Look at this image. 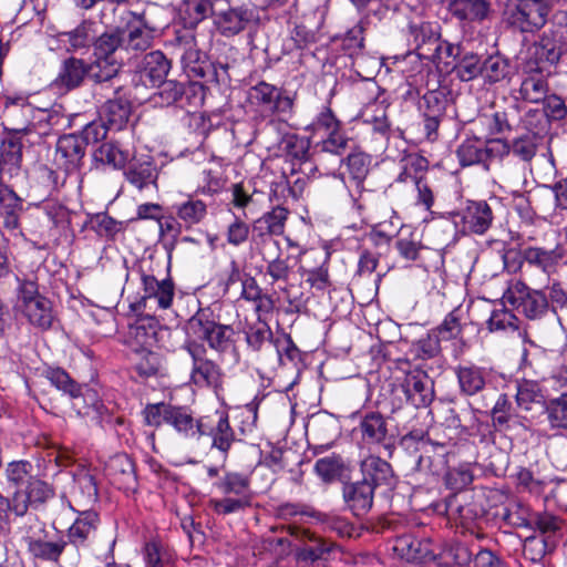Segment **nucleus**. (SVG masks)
<instances>
[{"mask_svg": "<svg viewBox=\"0 0 567 567\" xmlns=\"http://www.w3.org/2000/svg\"><path fill=\"white\" fill-rule=\"evenodd\" d=\"M148 426L159 427L163 424L172 426L185 440L198 441L203 436L204 416L195 417L187 406L168 403L148 404L143 411Z\"/></svg>", "mask_w": 567, "mask_h": 567, "instance_id": "obj_1", "label": "nucleus"}, {"mask_svg": "<svg viewBox=\"0 0 567 567\" xmlns=\"http://www.w3.org/2000/svg\"><path fill=\"white\" fill-rule=\"evenodd\" d=\"M16 310L27 321L42 331L49 330L55 319L52 302L39 292L35 280L18 278Z\"/></svg>", "mask_w": 567, "mask_h": 567, "instance_id": "obj_2", "label": "nucleus"}, {"mask_svg": "<svg viewBox=\"0 0 567 567\" xmlns=\"http://www.w3.org/2000/svg\"><path fill=\"white\" fill-rule=\"evenodd\" d=\"M186 333L194 340L205 341L219 353L226 352L233 344L234 329L221 324L210 308H199L186 322Z\"/></svg>", "mask_w": 567, "mask_h": 567, "instance_id": "obj_3", "label": "nucleus"}, {"mask_svg": "<svg viewBox=\"0 0 567 567\" xmlns=\"http://www.w3.org/2000/svg\"><path fill=\"white\" fill-rule=\"evenodd\" d=\"M567 52V14L555 16L550 25L544 31L539 41L533 47L536 66L527 64L528 71H543V64L554 65Z\"/></svg>", "mask_w": 567, "mask_h": 567, "instance_id": "obj_4", "label": "nucleus"}, {"mask_svg": "<svg viewBox=\"0 0 567 567\" xmlns=\"http://www.w3.org/2000/svg\"><path fill=\"white\" fill-rule=\"evenodd\" d=\"M503 299L518 313L529 320H539L549 310L547 295L540 289L530 288L519 279L508 282Z\"/></svg>", "mask_w": 567, "mask_h": 567, "instance_id": "obj_5", "label": "nucleus"}, {"mask_svg": "<svg viewBox=\"0 0 567 567\" xmlns=\"http://www.w3.org/2000/svg\"><path fill=\"white\" fill-rule=\"evenodd\" d=\"M549 4L539 0H508L505 21L520 32H535L543 28L549 16Z\"/></svg>", "mask_w": 567, "mask_h": 567, "instance_id": "obj_6", "label": "nucleus"}, {"mask_svg": "<svg viewBox=\"0 0 567 567\" xmlns=\"http://www.w3.org/2000/svg\"><path fill=\"white\" fill-rule=\"evenodd\" d=\"M299 543L296 548V559L302 563L329 560L339 550V546L327 538L293 523L284 527Z\"/></svg>", "mask_w": 567, "mask_h": 567, "instance_id": "obj_7", "label": "nucleus"}, {"mask_svg": "<svg viewBox=\"0 0 567 567\" xmlns=\"http://www.w3.org/2000/svg\"><path fill=\"white\" fill-rule=\"evenodd\" d=\"M184 348L192 358L190 381L197 388H217L221 383L220 367L207 357V349L196 340L186 341Z\"/></svg>", "mask_w": 567, "mask_h": 567, "instance_id": "obj_8", "label": "nucleus"}, {"mask_svg": "<svg viewBox=\"0 0 567 567\" xmlns=\"http://www.w3.org/2000/svg\"><path fill=\"white\" fill-rule=\"evenodd\" d=\"M203 436L212 439V449L221 453L224 458L227 457L230 449L237 442L236 433L230 425L229 416L226 411L216 410L215 412L204 415Z\"/></svg>", "mask_w": 567, "mask_h": 567, "instance_id": "obj_9", "label": "nucleus"}, {"mask_svg": "<svg viewBox=\"0 0 567 567\" xmlns=\"http://www.w3.org/2000/svg\"><path fill=\"white\" fill-rule=\"evenodd\" d=\"M28 553L33 559L59 563L63 555H70V544L63 535H30L24 537Z\"/></svg>", "mask_w": 567, "mask_h": 567, "instance_id": "obj_10", "label": "nucleus"}, {"mask_svg": "<svg viewBox=\"0 0 567 567\" xmlns=\"http://www.w3.org/2000/svg\"><path fill=\"white\" fill-rule=\"evenodd\" d=\"M86 147L78 134H65L59 137L55 145L54 164L66 174L79 171L83 164Z\"/></svg>", "mask_w": 567, "mask_h": 567, "instance_id": "obj_11", "label": "nucleus"}, {"mask_svg": "<svg viewBox=\"0 0 567 567\" xmlns=\"http://www.w3.org/2000/svg\"><path fill=\"white\" fill-rule=\"evenodd\" d=\"M142 286L141 302L144 308L150 310L171 308L175 296V286L172 279L158 280L153 275H143Z\"/></svg>", "mask_w": 567, "mask_h": 567, "instance_id": "obj_12", "label": "nucleus"}, {"mask_svg": "<svg viewBox=\"0 0 567 567\" xmlns=\"http://www.w3.org/2000/svg\"><path fill=\"white\" fill-rule=\"evenodd\" d=\"M259 251L262 260L267 262L266 275L271 278V282H288L292 266L289 257H281L279 241L265 236L260 240Z\"/></svg>", "mask_w": 567, "mask_h": 567, "instance_id": "obj_13", "label": "nucleus"}, {"mask_svg": "<svg viewBox=\"0 0 567 567\" xmlns=\"http://www.w3.org/2000/svg\"><path fill=\"white\" fill-rule=\"evenodd\" d=\"M97 525L99 515L93 511H84L69 527L65 543L70 544V557L72 560H79L80 547L86 545L87 540L95 534Z\"/></svg>", "mask_w": 567, "mask_h": 567, "instance_id": "obj_14", "label": "nucleus"}, {"mask_svg": "<svg viewBox=\"0 0 567 567\" xmlns=\"http://www.w3.org/2000/svg\"><path fill=\"white\" fill-rule=\"evenodd\" d=\"M53 496L52 487L39 478H31L25 489H17L13 493V513L23 516L30 504H42Z\"/></svg>", "mask_w": 567, "mask_h": 567, "instance_id": "obj_15", "label": "nucleus"}, {"mask_svg": "<svg viewBox=\"0 0 567 567\" xmlns=\"http://www.w3.org/2000/svg\"><path fill=\"white\" fill-rule=\"evenodd\" d=\"M342 496L347 507L353 515L362 517L372 508L374 488L372 483L367 481L352 482L343 486Z\"/></svg>", "mask_w": 567, "mask_h": 567, "instance_id": "obj_16", "label": "nucleus"}, {"mask_svg": "<svg viewBox=\"0 0 567 567\" xmlns=\"http://www.w3.org/2000/svg\"><path fill=\"white\" fill-rule=\"evenodd\" d=\"M463 229L476 235H484L492 226L494 214L484 200L468 202L461 214Z\"/></svg>", "mask_w": 567, "mask_h": 567, "instance_id": "obj_17", "label": "nucleus"}, {"mask_svg": "<svg viewBox=\"0 0 567 567\" xmlns=\"http://www.w3.org/2000/svg\"><path fill=\"white\" fill-rule=\"evenodd\" d=\"M87 74L89 65L83 60L68 58L62 62L52 86L61 92L71 91L79 87Z\"/></svg>", "mask_w": 567, "mask_h": 567, "instance_id": "obj_18", "label": "nucleus"}, {"mask_svg": "<svg viewBox=\"0 0 567 567\" xmlns=\"http://www.w3.org/2000/svg\"><path fill=\"white\" fill-rule=\"evenodd\" d=\"M360 432L361 440L367 445H382L384 449L392 447L386 421L380 413H368L360 422Z\"/></svg>", "mask_w": 567, "mask_h": 567, "instance_id": "obj_19", "label": "nucleus"}, {"mask_svg": "<svg viewBox=\"0 0 567 567\" xmlns=\"http://www.w3.org/2000/svg\"><path fill=\"white\" fill-rule=\"evenodd\" d=\"M4 115L10 123L9 130L17 133H27L29 130V115L32 107L23 94L7 95L4 97Z\"/></svg>", "mask_w": 567, "mask_h": 567, "instance_id": "obj_20", "label": "nucleus"}, {"mask_svg": "<svg viewBox=\"0 0 567 567\" xmlns=\"http://www.w3.org/2000/svg\"><path fill=\"white\" fill-rule=\"evenodd\" d=\"M136 23L128 22L127 33L124 32V51H146L153 41L155 28L151 27L144 14H134Z\"/></svg>", "mask_w": 567, "mask_h": 567, "instance_id": "obj_21", "label": "nucleus"}, {"mask_svg": "<svg viewBox=\"0 0 567 567\" xmlns=\"http://www.w3.org/2000/svg\"><path fill=\"white\" fill-rule=\"evenodd\" d=\"M171 63L161 51H152L144 55L138 74L145 85L156 86L167 76Z\"/></svg>", "mask_w": 567, "mask_h": 567, "instance_id": "obj_22", "label": "nucleus"}, {"mask_svg": "<svg viewBox=\"0 0 567 567\" xmlns=\"http://www.w3.org/2000/svg\"><path fill=\"white\" fill-rule=\"evenodd\" d=\"M322 141L315 145L313 155L317 165L313 169L318 171L322 164L326 155H331L333 159V168L340 166L343 159L340 157L341 153L347 148L349 140L341 133L340 127L334 132L324 135Z\"/></svg>", "mask_w": 567, "mask_h": 567, "instance_id": "obj_23", "label": "nucleus"}, {"mask_svg": "<svg viewBox=\"0 0 567 567\" xmlns=\"http://www.w3.org/2000/svg\"><path fill=\"white\" fill-rule=\"evenodd\" d=\"M254 18V11L247 7L231 8L217 16L216 24L223 35L231 37L244 31Z\"/></svg>", "mask_w": 567, "mask_h": 567, "instance_id": "obj_24", "label": "nucleus"}, {"mask_svg": "<svg viewBox=\"0 0 567 567\" xmlns=\"http://www.w3.org/2000/svg\"><path fill=\"white\" fill-rule=\"evenodd\" d=\"M362 480L372 483L375 489L378 486H392L394 474L391 465L379 456L370 455L361 462Z\"/></svg>", "mask_w": 567, "mask_h": 567, "instance_id": "obj_25", "label": "nucleus"}, {"mask_svg": "<svg viewBox=\"0 0 567 567\" xmlns=\"http://www.w3.org/2000/svg\"><path fill=\"white\" fill-rule=\"evenodd\" d=\"M410 35L413 39L415 49L420 56H430L429 48L435 47L440 39L439 24L429 21H411L409 24Z\"/></svg>", "mask_w": 567, "mask_h": 567, "instance_id": "obj_26", "label": "nucleus"}, {"mask_svg": "<svg viewBox=\"0 0 567 567\" xmlns=\"http://www.w3.org/2000/svg\"><path fill=\"white\" fill-rule=\"evenodd\" d=\"M404 389L408 400L416 408L429 405L434 396L432 381L423 373L410 374Z\"/></svg>", "mask_w": 567, "mask_h": 567, "instance_id": "obj_27", "label": "nucleus"}, {"mask_svg": "<svg viewBox=\"0 0 567 567\" xmlns=\"http://www.w3.org/2000/svg\"><path fill=\"white\" fill-rule=\"evenodd\" d=\"M444 424L454 430L470 432L477 424L476 412L468 402L454 403L444 410Z\"/></svg>", "mask_w": 567, "mask_h": 567, "instance_id": "obj_28", "label": "nucleus"}, {"mask_svg": "<svg viewBox=\"0 0 567 567\" xmlns=\"http://www.w3.org/2000/svg\"><path fill=\"white\" fill-rule=\"evenodd\" d=\"M515 399L517 406L525 412L544 410L547 403L540 385L532 380L516 381Z\"/></svg>", "mask_w": 567, "mask_h": 567, "instance_id": "obj_29", "label": "nucleus"}, {"mask_svg": "<svg viewBox=\"0 0 567 567\" xmlns=\"http://www.w3.org/2000/svg\"><path fill=\"white\" fill-rule=\"evenodd\" d=\"M522 258L525 264L540 269L548 276L563 259V250L558 247L554 249L526 247L522 250Z\"/></svg>", "mask_w": 567, "mask_h": 567, "instance_id": "obj_30", "label": "nucleus"}, {"mask_svg": "<svg viewBox=\"0 0 567 567\" xmlns=\"http://www.w3.org/2000/svg\"><path fill=\"white\" fill-rule=\"evenodd\" d=\"M124 175L131 185L142 190L150 185H155L157 179V169L154 163L150 159H134L128 164Z\"/></svg>", "mask_w": 567, "mask_h": 567, "instance_id": "obj_31", "label": "nucleus"}, {"mask_svg": "<svg viewBox=\"0 0 567 567\" xmlns=\"http://www.w3.org/2000/svg\"><path fill=\"white\" fill-rule=\"evenodd\" d=\"M536 207L542 213L567 210V186L561 182L553 186H544L537 195Z\"/></svg>", "mask_w": 567, "mask_h": 567, "instance_id": "obj_32", "label": "nucleus"}, {"mask_svg": "<svg viewBox=\"0 0 567 567\" xmlns=\"http://www.w3.org/2000/svg\"><path fill=\"white\" fill-rule=\"evenodd\" d=\"M213 12V0H184L178 17L186 28H195Z\"/></svg>", "mask_w": 567, "mask_h": 567, "instance_id": "obj_33", "label": "nucleus"}, {"mask_svg": "<svg viewBox=\"0 0 567 567\" xmlns=\"http://www.w3.org/2000/svg\"><path fill=\"white\" fill-rule=\"evenodd\" d=\"M172 208L177 219L186 229L202 223L207 215L206 204L193 197H189L183 203L174 204Z\"/></svg>", "mask_w": 567, "mask_h": 567, "instance_id": "obj_34", "label": "nucleus"}, {"mask_svg": "<svg viewBox=\"0 0 567 567\" xmlns=\"http://www.w3.org/2000/svg\"><path fill=\"white\" fill-rule=\"evenodd\" d=\"M21 210V198L8 186L0 185V216L3 217L4 227L16 229Z\"/></svg>", "mask_w": 567, "mask_h": 567, "instance_id": "obj_35", "label": "nucleus"}, {"mask_svg": "<svg viewBox=\"0 0 567 567\" xmlns=\"http://www.w3.org/2000/svg\"><path fill=\"white\" fill-rule=\"evenodd\" d=\"M131 115V104L128 100L118 96L109 100L103 106V117L109 128L122 130Z\"/></svg>", "mask_w": 567, "mask_h": 567, "instance_id": "obj_36", "label": "nucleus"}, {"mask_svg": "<svg viewBox=\"0 0 567 567\" xmlns=\"http://www.w3.org/2000/svg\"><path fill=\"white\" fill-rule=\"evenodd\" d=\"M429 163L420 155L411 154L401 161V172L396 177L399 183L419 184L425 178Z\"/></svg>", "mask_w": 567, "mask_h": 567, "instance_id": "obj_37", "label": "nucleus"}, {"mask_svg": "<svg viewBox=\"0 0 567 567\" xmlns=\"http://www.w3.org/2000/svg\"><path fill=\"white\" fill-rule=\"evenodd\" d=\"M93 45L95 56L117 58V51H124V30L106 31L95 39Z\"/></svg>", "mask_w": 567, "mask_h": 567, "instance_id": "obj_38", "label": "nucleus"}, {"mask_svg": "<svg viewBox=\"0 0 567 567\" xmlns=\"http://www.w3.org/2000/svg\"><path fill=\"white\" fill-rule=\"evenodd\" d=\"M488 8L486 0H452L450 3L451 13L460 20H483Z\"/></svg>", "mask_w": 567, "mask_h": 567, "instance_id": "obj_39", "label": "nucleus"}, {"mask_svg": "<svg viewBox=\"0 0 567 567\" xmlns=\"http://www.w3.org/2000/svg\"><path fill=\"white\" fill-rule=\"evenodd\" d=\"M158 87L157 95L162 105H172L176 103L184 94L190 92L193 95L200 94L203 96L204 87L202 85L192 84L186 90L184 84L174 80H163L156 85Z\"/></svg>", "mask_w": 567, "mask_h": 567, "instance_id": "obj_40", "label": "nucleus"}, {"mask_svg": "<svg viewBox=\"0 0 567 567\" xmlns=\"http://www.w3.org/2000/svg\"><path fill=\"white\" fill-rule=\"evenodd\" d=\"M456 375L461 391L467 395H474L485 386V372L475 365L458 367Z\"/></svg>", "mask_w": 567, "mask_h": 567, "instance_id": "obj_41", "label": "nucleus"}, {"mask_svg": "<svg viewBox=\"0 0 567 567\" xmlns=\"http://www.w3.org/2000/svg\"><path fill=\"white\" fill-rule=\"evenodd\" d=\"M93 28V22L84 21L72 31L59 33V40L70 44L68 50L76 51L86 48L94 40L95 32Z\"/></svg>", "mask_w": 567, "mask_h": 567, "instance_id": "obj_42", "label": "nucleus"}, {"mask_svg": "<svg viewBox=\"0 0 567 567\" xmlns=\"http://www.w3.org/2000/svg\"><path fill=\"white\" fill-rule=\"evenodd\" d=\"M544 411L551 430H567V393L549 400Z\"/></svg>", "mask_w": 567, "mask_h": 567, "instance_id": "obj_43", "label": "nucleus"}, {"mask_svg": "<svg viewBox=\"0 0 567 567\" xmlns=\"http://www.w3.org/2000/svg\"><path fill=\"white\" fill-rule=\"evenodd\" d=\"M224 494H235L237 497L246 496L248 501L252 499L250 491L249 476L243 473L228 472L218 484Z\"/></svg>", "mask_w": 567, "mask_h": 567, "instance_id": "obj_44", "label": "nucleus"}, {"mask_svg": "<svg viewBox=\"0 0 567 567\" xmlns=\"http://www.w3.org/2000/svg\"><path fill=\"white\" fill-rule=\"evenodd\" d=\"M481 58L474 52H463L453 66V72L463 82H470L477 76H482Z\"/></svg>", "mask_w": 567, "mask_h": 567, "instance_id": "obj_45", "label": "nucleus"}, {"mask_svg": "<svg viewBox=\"0 0 567 567\" xmlns=\"http://www.w3.org/2000/svg\"><path fill=\"white\" fill-rule=\"evenodd\" d=\"M287 217L288 210L281 206H277L256 221L255 229L265 230L267 233V235L262 234L261 238L265 236L272 237V235H281Z\"/></svg>", "mask_w": 567, "mask_h": 567, "instance_id": "obj_46", "label": "nucleus"}, {"mask_svg": "<svg viewBox=\"0 0 567 567\" xmlns=\"http://www.w3.org/2000/svg\"><path fill=\"white\" fill-rule=\"evenodd\" d=\"M462 166H471L483 163L489 157V150L477 140L464 141L456 151Z\"/></svg>", "mask_w": 567, "mask_h": 567, "instance_id": "obj_47", "label": "nucleus"}, {"mask_svg": "<svg viewBox=\"0 0 567 567\" xmlns=\"http://www.w3.org/2000/svg\"><path fill=\"white\" fill-rule=\"evenodd\" d=\"M121 68L122 58L95 56V61L89 65V74L96 82H105L115 78Z\"/></svg>", "mask_w": 567, "mask_h": 567, "instance_id": "obj_48", "label": "nucleus"}, {"mask_svg": "<svg viewBox=\"0 0 567 567\" xmlns=\"http://www.w3.org/2000/svg\"><path fill=\"white\" fill-rule=\"evenodd\" d=\"M45 378L53 386L69 394L72 399L76 400L83 395L82 386L60 368L48 369L45 371Z\"/></svg>", "mask_w": 567, "mask_h": 567, "instance_id": "obj_49", "label": "nucleus"}, {"mask_svg": "<svg viewBox=\"0 0 567 567\" xmlns=\"http://www.w3.org/2000/svg\"><path fill=\"white\" fill-rule=\"evenodd\" d=\"M96 161L114 168H123L130 159L128 151L122 150L117 143H104L94 153Z\"/></svg>", "mask_w": 567, "mask_h": 567, "instance_id": "obj_50", "label": "nucleus"}, {"mask_svg": "<svg viewBox=\"0 0 567 567\" xmlns=\"http://www.w3.org/2000/svg\"><path fill=\"white\" fill-rule=\"evenodd\" d=\"M310 141L295 133L284 134L278 142V150L296 159H305L308 155Z\"/></svg>", "mask_w": 567, "mask_h": 567, "instance_id": "obj_51", "label": "nucleus"}, {"mask_svg": "<svg viewBox=\"0 0 567 567\" xmlns=\"http://www.w3.org/2000/svg\"><path fill=\"white\" fill-rule=\"evenodd\" d=\"M109 471L126 487H131L136 482L134 463L126 454L112 457Z\"/></svg>", "mask_w": 567, "mask_h": 567, "instance_id": "obj_52", "label": "nucleus"}, {"mask_svg": "<svg viewBox=\"0 0 567 567\" xmlns=\"http://www.w3.org/2000/svg\"><path fill=\"white\" fill-rule=\"evenodd\" d=\"M482 76L489 83L504 80L511 71L507 59L499 54L487 56L482 64Z\"/></svg>", "mask_w": 567, "mask_h": 567, "instance_id": "obj_53", "label": "nucleus"}, {"mask_svg": "<svg viewBox=\"0 0 567 567\" xmlns=\"http://www.w3.org/2000/svg\"><path fill=\"white\" fill-rule=\"evenodd\" d=\"M33 466L27 460L11 461L6 465L4 476L9 484L20 489L23 484L33 478Z\"/></svg>", "mask_w": 567, "mask_h": 567, "instance_id": "obj_54", "label": "nucleus"}, {"mask_svg": "<svg viewBox=\"0 0 567 567\" xmlns=\"http://www.w3.org/2000/svg\"><path fill=\"white\" fill-rule=\"evenodd\" d=\"M91 228L101 237L114 239L117 234L126 228V221H120L107 214H96L91 219Z\"/></svg>", "mask_w": 567, "mask_h": 567, "instance_id": "obj_55", "label": "nucleus"}, {"mask_svg": "<svg viewBox=\"0 0 567 567\" xmlns=\"http://www.w3.org/2000/svg\"><path fill=\"white\" fill-rule=\"evenodd\" d=\"M350 178L353 179L358 185L361 184L369 173L371 158L363 152L350 153L346 161H343Z\"/></svg>", "mask_w": 567, "mask_h": 567, "instance_id": "obj_56", "label": "nucleus"}, {"mask_svg": "<svg viewBox=\"0 0 567 567\" xmlns=\"http://www.w3.org/2000/svg\"><path fill=\"white\" fill-rule=\"evenodd\" d=\"M422 243L416 233L401 230L395 241L400 256L406 260H415L422 249Z\"/></svg>", "mask_w": 567, "mask_h": 567, "instance_id": "obj_57", "label": "nucleus"}, {"mask_svg": "<svg viewBox=\"0 0 567 567\" xmlns=\"http://www.w3.org/2000/svg\"><path fill=\"white\" fill-rule=\"evenodd\" d=\"M519 93L523 100L538 103L546 97L547 83L540 76H528L522 82Z\"/></svg>", "mask_w": 567, "mask_h": 567, "instance_id": "obj_58", "label": "nucleus"}, {"mask_svg": "<svg viewBox=\"0 0 567 567\" xmlns=\"http://www.w3.org/2000/svg\"><path fill=\"white\" fill-rule=\"evenodd\" d=\"M276 515L284 520L299 518L300 523H306V518L319 517V513L300 503H284L277 507Z\"/></svg>", "mask_w": 567, "mask_h": 567, "instance_id": "obj_59", "label": "nucleus"}, {"mask_svg": "<svg viewBox=\"0 0 567 567\" xmlns=\"http://www.w3.org/2000/svg\"><path fill=\"white\" fill-rule=\"evenodd\" d=\"M446 97L443 92L434 90L427 91L421 99L419 107L423 115L443 117L446 109Z\"/></svg>", "mask_w": 567, "mask_h": 567, "instance_id": "obj_60", "label": "nucleus"}, {"mask_svg": "<svg viewBox=\"0 0 567 567\" xmlns=\"http://www.w3.org/2000/svg\"><path fill=\"white\" fill-rule=\"evenodd\" d=\"M279 89L266 82H259L249 90V99L252 103L271 110L278 99Z\"/></svg>", "mask_w": 567, "mask_h": 567, "instance_id": "obj_61", "label": "nucleus"}, {"mask_svg": "<svg viewBox=\"0 0 567 567\" xmlns=\"http://www.w3.org/2000/svg\"><path fill=\"white\" fill-rule=\"evenodd\" d=\"M315 471L324 482H332L343 472L342 458L336 455L319 458L315 464Z\"/></svg>", "mask_w": 567, "mask_h": 567, "instance_id": "obj_62", "label": "nucleus"}, {"mask_svg": "<svg viewBox=\"0 0 567 567\" xmlns=\"http://www.w3.org/2000/svg\"><path fill=\"white\" fill-rule=\"evenodd\" d=\"M487 326L492 332L506 330L515 331L518 329V319L512 311L502 308L492 312Z\"/></svg>", "mask_w": 567, "mask_h": 567, "instance_id": "obj_63", "label": "nucleus"}, {"mask_svg": "<svg viewBox=\"0 0 567 567\" xmlns=\"http://www.w3.org/2000/svg\"><path fill=\"white\" fill-rule=\"evenodd\" d=\"M340 127V122L336 118L334 114L329 107H323L322 111L316 116L311 124L306 130L311 131L313 135L322 133L326 135L334 132Z\"/></svg>", "mask_w": 567, "mask_h": 567, "instance_id": "obj_64", "label": "nucleus"}]
</instances>
